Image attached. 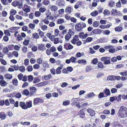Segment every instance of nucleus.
<instances>
[{"label":"nucleus","instance_id":"f257e3e1","mask_svg":"<svg viewBox=\"0 0 127 127\" xmlns=\"http://www.w3.org/2000/svg\"><path fill=\"white\" fill-rule=\"evenodd\" d=\"M117 114L120 118H125L127 117V109L125 107H121L119 110Z\"/></svg>","mask_w":127,"mask_h":127},{"label":"nucleus","instance_id":"f03ea898","mask_svg":"<svg viewBox=\"0 0 127 127\" xmlns=\"http://www.w3.org/2000/svg\"><path fill=\"white\" fill-rule=\"evenodd\" d=\"M86 27V24L83 22H81L77 23L75 25V28L77 31H81L82 30Z\"/></svg>","mask_w":127,"mask_h":127},{"label":"nucleus","instance_id":"7ed1b4c3","mask_svg":"<svg viewBox=\"0 0 127 127\" xmlns=\"http://www.w3.org/2000/svg\"><path fill=\"white\" fill-rule=\"evenodd\" d=\"M102 61H104V64H108L110 63V59L108 57H102L101 59Z\"/></svg>","mask_w":127,"mask_h":127},{"label":"nucleus","instance_id":"20e7f679","mask_svg":"<svg viewBox=\"0 0 127 127\" xmlns=\"http://www.w3.org/2000/svg\"><path fill=\"white\" fill-rule=\"evenodd\" d=\"M64 46V48L67 50L71 49L73 48V46L69 43H65Z\"/></svg>","mask_w":127,"mask_h":127},{"label":"nucleus","instance_id":"39448f33","mask_svg":"<svg viewBox=\"0 0 127 127\" xmlns=\"http://www.w3.org/2000/svg\"><path fill=\"white\" fill-rule=\"evenodd\" d=\"M23 9L24 12H26V13H28L30 11L31 7L30 6L25 4L24 6Z\"/></svg>","mask_w":127,"mask_h":127},{"label":"nucleus","instance_id":"423d86ee","mask_svg":"<svg viewBox=\"0 0 127 127\" xmlns=\"http://www.w3.org/2000/svg\"><path fill=\"white\" fill-rule=\"evenodd\" d=\"M111 13L113 16H116L120 14V12L116 9H113L111 10Z\"/></svg>","mask_w":127,"mask_h":127},{"label":"nucleus","instance_id":"0eeeda50","mask_svg":"<svg viewBox=\"0 0 127 127\" xmlns=\"http://www.w3.org/2000/svg\"><path fill=\"white\" fill-rule=\"evenodd\" d=\"M64 3V2L63 0H58L56 1V4L60 7L63 6Z\"/></svg>","mask_w":127,"mask_h":127},{"label":"nucleus","instance_id":"6e6552de","mask_svg":"<svg viewBox=\"0 0 127 127\" xmlns=\"http://www.w3.org/2000/svg\"><path fill=\"white\" fill-rule=\"evenodd\" d=\"M36 90V88L34 87L30 88V95H32L35 94Z\"/></svg>","mask_w":127,"mask_h":127},{"label":"nucleus","instance_id":"1a4fd4ad","mask_svg":"<svg viewBox=\"0 0 127 127\" xmlns=\"http://www.w3.org/2000/svg\"><path fill=\"white\" fill-rule=\"evenodd\" d=\"M19 106L22 107V108L24 109H27V107L25 102H20L19 103Z\"/></svg>","mask_w":127,"mask_h":127},{"label":"nucleus","instance_id":"9d476101","mask_svg":"<svg viewBox=\"0 0 127 127\" xmlns=\"http://www.w3.org/2000/svg\"><path fill=\"white\" fill-rule=\"evenodd\" d=\"M82 5V2L81 1H79L77 2L74 5V7L76 9H77L80 7Z\"/></svg>","mask_w":127,"mask_h":127},{"label":"nucleus","instance_id":"9b49d317","mask_svg":"<svg viewBox=\"0 0 127 127\" xmlns=\"http://www.w3.org/2000/svg\"><path fill=\"white\" fill-rule=\"evenodd\" d=\"M101 32L100 31H99L98 29H96L93 30L91 32V34L93 35L94 34H99Z\"/></svg>","mask_w":127,"mask_h":127},{"label":"nucleus","instance_id":"f8f14e48","mask_svg":"<svg viewBox=\"0 0 127 127\" xmlns=\"http://www.w3.org/2000/svg\"><path fill=\"white\" fill-rule=\"evenodd\" d=\"M87 111L89 113L90 115L91 116H93L95 114L94 111L93 110L91 109H88Z\"/></svg>","mask_w":127,"mask_h":127},{"label":"nucleus","instance_id":"ddd939ff","mask_svg":"<svg viewBox=\"0 0 127 127\" xmlns=\"http://www.w3.org/2000/svg\"><path fill=\"white\" fill-rule=\"evenodd\" d=\"M46 48L45 45L43 44H40L39 45L38 49L42 51L45 49Z\"/></svg>","mask_w":127,"mask_h":127},{"label":"nucleus","instance_id":"4468645a","mask_svg":"<svg viewBox=\"0 0 127 127\" xmlns=\"http://www.w3.org/2000/svg\"><path fill=\"white\" fill-rule=\"evenodd\" d=\"M6 117V115L4 112H2L0 113V118L1 120L4 119Z\"/></svg>","mask_w":127,"mask_h":127},{"label":"nucleus","instance_id":"2eb2a0df","mask_svg":"<svg viewBox=\"0 0 127 127\" xmlns=\"http://www.w3.org/2000/svg\"><path fill=\"white\" fill-rule=\"evenodd\" d=\"M21 92L23 95H25L27 96L30 95V93L29 90L27 89L22 91Z\"/></svg>","mask_w":127,"mask_h":127},{"label":"nucleus","instance_id":"dca6fc26","mask_svg":"<svg viewBox=\"0 0 127 127\" xmlns=\"http://www.w3.org/2000/svg\"><path fill=\"white\" fill-rule=\"evenodd\" d=\"M74 38L72 40V43L73 44H75L76 43L77 41L78 40V37L77 35H75L74 36Z\"/></svg>","mask_w":127,"mask_h":127},{"label":"nucleus","instance_id":"f3484780","mask_svg":"<svg viewBox=\"0 0 127 127\" xmlns=\"http://www.w3.org/2000/svg\"><path fill=\"white\" fill-rule=\"evenodd\" d=\"M18 29L17 27H11L8 29L9 31L11 32H14Z\"/></svg>","mask_w":127,"mask_h":127},{"label":"nucleus","instance_id":"a211bd4d","mask_svg":"<svg viewBox=\"0 0 127 127\" xmlns=\"http://www.w3.org/2000/svg\"><path fill=\"white\" fill-rule=\"evenodd\" d=\"M115 76L113 75H109L107 77V80L113 81L115 80Z\"/></svg>","mask_w":127,"mask_h":127},{"label":"nucleus","instance_id":"6ab92c4d","mask_svg":"<svg viewBox=\"0 0 127 127\" xmlns=\"http://www.w3.org/2000/svg\"><path fill=\"white\" fill-rule=\"evenodd\" d=\"M63 68V66L58 67L56 69V71L57 74H60L61 72V70Z\"/></svg>","mask_w":127,"mask_h":127},{"label":"nucleus","instance_id":"aec40b11","mask_svg":"<svg viewBox=\"0 0 127 127\" xmlns=\"http://www.w3.org/2000/svg\"><path fill=\"white\" fill-rule=\"evenodd\" d=\"M104 93L107 95H110V91L109 89L105 88V90L104 91Z\"/></svg>","mask_w":127,"mask_h":127},{"label":"nucleus","instance_id":"412c9836","mask_svg":"<svg viewBox=\"0 0 127 127\" xmlns=\"http://www.w3.org/2000/svg\"><path fill=\"white\" fill-rule=\"evenodd\" d=\"M4 77L5 78L8 79H11L12 78V75L8 73L4 75Z\"/></svg>","mask_w":127,"mask_h":127},{"label":"nucleus","instance_id":"4be33fe9","mask_svg":"<svg viewBox=\"0 0 127 127\" xmlns=\"http://www.w3.org/2000/svg\"><path fill=\"white\" fill-rule=\"evenodd\" d=\"M65 12L67 13H69L71 12V8L69 6L66 7L65 10Z\"/></svg>","mask_w":127,"mask_h":127},{"label":"nucleus","instance_id":"5701e85b","mask_svg":"<svg viewBox=\"0 0 127 127\" xmlns=\"http://www.w3.org/2000/svg\"><path fill=\"white\" fill-rule=\"evenodd\" d=\"M71 33H68L65 35V40L68 41L71 38Z\"/></svg>","mask_w":127,"mask_h":127},{"label":"nucleus","instance_id":"b1692460","mask_svg":"<svg viewBox=\"0 0 127 127\" xmlns=\"http://www.w3.org/2000/svg\"><path fill=\"white\" fill-rule=\"evenodd\" d=\"M52 77L51 74H49L45 75L44 76V78L46 80H47L49 79H51Z\"/></svg>","mask_w":127,"mask_h":127},{"label":"nucleus","instance_id":"393cba45","mask_svg":"<svg viewBox=\"0 0 127 127\" xmlns=\"http://www.w3.org/2000/svg\"><path fill=\"white\" fill-rule=\"evenodd\" d=\"M115 3L112 0H110L109 1V3L108 5L111 7H112L115 5Z\"/></svg>","mask_w":127,"mask_h":127},{"label":"nucleus","instance_id":"a878e982","mask_svg":"<svg viewBox=\"0 0 127 127\" xmlns=\"http://www.w3.org/2000/svg\"><path fill=\"white\" fill-rule=\"evenodd\" d=\"M93 40V38L91 37H88L86 39L85 41H84L83 43L85 44L86 42H91Z\"/></svg>","mask_w":127,"mask_h":127},{"label":"nucleus","instance_id":"bb28decb","mask_svg":"<svg viewBox=\"0 0 127 127\" xmlns=\"http://www.w3.org/2000/svg\"><path fill=\"white\" fill-rule=\"evenodd\" d=\"M98 13V12L97 11H95L91 12L90 14V15L92 16L95 17L97 16Z\"/></svg>","mask_w":127,"mask_h":127},{"label":"nucleus","instance_id":"cd10ccee","mask_svg":"<svg viewBox=\"0 0 127 127\" xmlns=\"http://www.w3.org/2000/svg\"><path fill=\"white\" fill-rule=\"evenodd\" d=\"M50 9L52 11H55L57 10L58 7L56 6L53 5L51 7Z\"/></svg>","mask_w":127,"mask_h":127},{"label":"nucleus","instance_id":"c85d7f7f","mask_svg":"<svg viewBox=\"0 0 127 127\" xmlns=\"http://www.w3.org/2000/svg\"><path fill=\"white\" fill-rule=\"evenodd\" d=\"M103 14L105 15H108L110 14V12L109 10L107 9H105L103 12Z\"/></svg>","mask_w":127,"mask_h":127},{"label":"nucleus","instance_id":"c756f323","mask_svg":"<svg viewBox=\"0 0 127 127\" xmlns=\"http://www.w3.org/2000/svg\"><path fill=\"white\" fill-rule=\"evenodd\" d=\"M9 52V50L6 47H4L3 49V54H7Z\"/></svg>","mask_w":127,"mask_h":127},{"label":"nucleus","instance_id":"7c9ffc66","mask_svg":"<svg viewBox=\"0 0 127 127\" xmlns=\"http://www.w3.org/2000/svg\"><path fill=\"white\" fill-rule=\"evenodd\" d=\"M77 62L79 64H85L86 63V61L85 60L81 59L79 60Z\"/></svg>","mask_w":127,"mask_h":127},{"label":"nucleus","instance_id":"2f4dec72","mask_svg":"<svg viewBox=\"0 0 127 127\" xmlns=\"http://www.w3.org/2000/svg\"><path fill=\"white\" fill-rule=\"evenodd\" d=\"M0 85L2 86H5L6 84V82L4 80H2L0 81Z\"/></svg>","mask_w":127,"mask_h":127},{"label":"nucleus","instance_id":"473e14b6","mask_svg":"<svg viewBox=\"0 0 127 127\" xmlns=\"http://www.w3.org/2000/svg\"><path fill=\"white\" fill-rule=\"evenodd\" d=\"M26 105H27V108H30L32 107V101L31 100L29 102H27L26 103Z\"/></svg>","mask_w":127,"mask_h":127},{"label":"nucleus","instance_id":"72a5a7b5","mask_svg":"<svg viewBox=\"0 0 127 127\" xmlns=\"http://www.w3.org/2000/svg\"><path fill=\"white\" fill-rule=\"evenodd\" d=\"M113 124L115 127L117 126V127H120L121 126V125L119 124L117 121H115L113 123Z\"/></svg>","mask_w":127,"mask_h":127},{"label":"nucleus","instance_id":"f704fd0d","mask_svg":"<svg viewBox=\"0 0 127 127\" xmlns=\"http://www.w3.org/2000/svg\"><path fill=\"white\" fill-rule=\"evenodd\" d=\"M19 2L18 1L15 0L12 3V5L14 7L17 6L19 4Z\"/></svg>","mask_w":127,"mask_h":127},{"label":"nucleus","instance_id":"c9c22d12","mask_svg":"<svg viewBox=\"0 0 127 127\" xmlns=\"http://www.w3.org/2000/svg\"><path fill=\"white\" fill-rule=\"evenodd\" d=\"M33 104L34 105L37 104L38 103L39 104L38 98H34L33 99Z\"/></svg>","mask_w":127,"mask_h":127},{"label":"nucleus","instance_id":"e433bc0d","mask_svg":"<svg viewBox=\"0 0 127 127\" xmlns=\"http://www.w3.org/2000/svg\"><path fill=\"white\" fill-rule=\"evenodd\" d=\"M10 14L11 15H15L17 13L16 10L14 9H11L10 11Z\"/></svg>","mask_w":127,"mask_h":127},{"label":"nucleus","instance_id":"4c0bfd02","mask_svg":"<svg viewBox=\"0 0 127 127\" xmlns=\"http://www.w3.org/2000/svg\"><path fill=\"white\" fill-rule=\"evenodd\" d=\"M32 37L34 38L37 39L39 38V36L37 33H34L32 34Z\"/></svg>","mask_w":127,"mask_h":127},{"label":"nucleus","instance_id":"58836bf2","mask_svg":"<svg viewBox=\"0 0 127 127\" xmlns=\"http://www.w3.org/2000/svg\"><path fill=\"white\" fill-rule=\"evenodd\" d=\"M29 40L26 39L24 40L23 42V44L24 45L27 46L29 44Z\"/></svg>","mask_w":127,"mask_h":127},{"label":"nucleus","instance_id":"ea45409f","mask_svg":"<svg viewBox=\"0 0 127 127\" xmlns=\"http://www.w3.org/2000/svg\"><path fill=\"white\" fill-rule=\"evenodd\" d=\"M70 62H71L72 63H76V58L73 57H72L70 59Z\"/></svg>","mask_w":127,"mask_h":127},{"label":"nucleus","instance_id":"a19ab883","mask_svg":"<svg viewBox=\"0 0 127 127\" xmlns=\"http://www.w3.org/2000/svg\"><path fill=\"white\" fill-rule=\"evenodd\" d=\"M12 82L13 84L15 86L18 85V81L17 79H14L12 80Z\"/></svg>","mask_w":127,"mask_h":127},{"label":"nucleus","instance_id":"79ce46f5","mask_svg":"<svg viewBox=\"0 0 127 127\" xmlns=\"http://www.w3.org/2000/svg\"><path fill=\"white\" fill-rule=\"evenodd\" d=\"M27 77H28V81L30 82L32 81L33 79V77L32 76V75H31L28 76H27Z\"/></svg>","mask_w":127,"mask_h":127},{"label":"nucleus","instance_id":"37998d69","mask_svg":"<svg viewBox=\"0 0 127 127\" xmlns=\"http://www.w3.org/2000/svg\"><path fill=\"white\" fill-rule=\"evenodd\" d=\"M123 29V28L122 27H118L115 28V30L116 31L120 32Z\"/></svg>","mask_w":127,"mask_h":127},{"label":"nucleus","instance_id":"c03bdc74","mask_svg":"<svg viewBox=\"0 0 127 127\" xmlns=\"http://www.w3.org/2000/svg\"><path fill=\"white\" fill-rule=\"evenodd\" d=\"M26 70L28 71V72H31L33 70V68L32 66L31 65H29L28 66L26 69Z\"/></svg>","mask_w":127,"mask_h":127},{"label":"nucleus","instance_id":"a18cd8bd","mask_svg":"<svg viewBox=\"0 0 127 127\" xmlns=\"http://www.w3.org/2000/svg\"><path fill=\"white\" fill-rule=\"evenodd\" d=\"M94 95V93L93 92H91L87 94V95L86 96V97H88L89 98H91Z\"/></svg>","mask_w":127,"mask_h":127},{"label":"nucleus","instance_id":"49530a36","mask_svg":"<svg viewBox=\"0 0 127 127\" xmlns=\"http://www.w3.org/2000/svg\"><path fill=\"white\" fill-rule=\"evenodd\" d=\"M69 101L68 100L64 101L63 103V105L64 106H67L69 105Z\"/></svg>","mask_w":127,"mask_h":127},{"label":"nucleus","instance_id":"de8ad7c7","mask_svg":"<svg viewBox=\"0 0 127 127\" xmlns=\"http://www.w3.org/2000/svg\"><path fill=\"white\" fill-rule=\"evenodd\" d=\"M22 51L24 53H26L27 51V47L25 46H24L22 48Z\"/></svg>","mask_w":127,"mask_h":127},{"label":"nucleus","instance_id":"09e8293b","mask_svg":"<svg viewBox=\"0 0 127 127\" xmlns=\"http://www.w3.org/2000/svg\"><path fill=\"white\" fill-rule=\"evenodd\" d=\"M99 22L97 21H95L93 22V26L95 27H97L99 25Z\"/></svg>","mask_w":127,"mask_h":127},{"label":"nucleus","instance_id":"8fccbe9b","mask_svg":"<svg viewBox=\"0 0 127 127\" xmlns=\"http://www.w3.org/2000/svg\"><path fill=\"white\" fill-rule=\"evenodd\" d=\"M97 66L98 68H103L104 66L102 63L101 62H98L97 64Z\"/></svg>","mask_w":127,"mask_h":127},{"label":"nucleus","instance_id":"3c124183","mask_svg":"<svg viewBox=\"0 0 127 127\" xmlns=\"http://www.w3.org/2000/svg\"><path fill=\"white\" fill-rule=\"evenodd\" d=\"M19 70L22 72H24L25 71V68L23 66H20Z\"/></svg>","mask_w":127,"mask_h":127},{"label":"nucleus","instance_id":"603ef678","mask_svg":"<svg viewBox=\"0 0 127 127\" xmlns=\"http://www.w3.org/2000/svg\"><path fill=\"white\" fill-rule=\"evenodd\" d=\"M43 3L45 5H47L50 3L49 0H43Z\"/></svg>","mask_w":127,"mask_h":127},{"label":"nucleus","instance_id":"864d4df0","mask_svg":"<svg viewBox=\"0 0 127 127\" xmlns=\"http://www.w3.org/2000/svg\"><path fill=\"white\" fill-rule=\"evenodd\" d=\"M64 22V20L62 19H59L57 21V23L58 24H62Z\"/></svg>","mask_w":127,"mask_h":127},{"label":"nucleus","instance_id":"5fc2aeb1","mask_svg":"<svg viewBox=\"0 0 127 127\" xmlns=\"http://www.w3.org/2000/svg\"><path fill=\"white\" fill-rule=\"evenodd\" d=\"M103 113L106 115L109 114L110 113V111L108 109H105L103 111Z\"/></svg>","mask_w":127,"mask_h":127},{"label":"nucleus","instance_id":"6e6d98bb","mask_svg":"<svg viewBox=\"0 0 127 127\" xmlns=\"http://www.w3.org/2000/svg\"><path fill=\"white\" fill-rule=\"evenodd\" d=\"M35 16L36 17H39L41 15L40 12V11H36L34 13Z\"/></svg>","mask_w":127,"mask_h":127},{"label":"nucleus","instance_id":"4d7b16f0","mask_svg":"<svg viewBox=\"0 0 127 127\" xmlns=\"http://www.w3.org/2000/svg\"><path fill=\"white\" fill-rule=\"evenodd\" d=\"M12 54L16 57H17L18 56V52L16 51H14L12 52Z\"/></svg>","mask_w":127,"mask_h":127},{"label":"nucleus","instance_id":"13d9d810","mask_svg":"<svg viewBox=\"0 0 127 127\" xmlns=\"http://www.w3.org/2000/svg\"><path fill=\"white\" fill-rule=\"evenodd\" d=\"M40 81V80L38 77H36L34 78L33 81V83H37Z\"/></svg>","mask_w":127,"mask_h":127},{"label":"nucleus","instance_id":"bf43d9fd","mask_svg":"<svg viewBox=\"0 0 127 127\" xmlns=\"http://www.w3.org/2000/svg\"><path fill=\"white\" fill-rule=\"evenodd\" d=\"M123 85V83H120L116 85L115 86V87L118 88H120Z\"/></svg>","mask_w":127,"mask_h":127},{"label":"nucleus","instance_id":"052dcab7","mask_svg":"<svg viewBox=\"0 0 127 127\" xmlns=\"http://www.w3.org/2000/svg\"><path fill=\"white\" fill-rule=\"evenodd\" d=\"M29 60L28 59H26L24 61V64L26 65H28L29 64Z\"/></svg>","mask_w":127,"mask_h":127},{"label":"nucleus","instance_id":"680f3d73","mask_svg":"<svg viewBox=\"0 0 127 127\" xmlns=\"http://www.w3.org/2000/svg\"><path fill=\"white\" fill-rule=\"evenodd\" d=\"M33 67L34 69H37L40 67V65L38 64H36L33 65Z\"/></svg>","mask_w":127,"mask_h":127},{"label":"nucleus","instance_id":"e2e57ef3","mask_svg":"<svg viewBox=\"0 0 127 127\" xmlns=\"http://www.w3.org/2000/svg\"><path fill=\"white\" fill-rule=\"evenodd\" d=\"M42 60L40 58H39L37 59L36 62L37 63L39 64H42Z\"/></svg>","mask_w":127,"mask_h":127},{"label":"nucleus","instance_id":"0e129e2a","mask_svg":"<svg viewBox=\"0 0 127 127\" xmlns=\"http://www.w3.org/2000/svg\"><path fill=\"white\" fill-rule=\"evenodd\" d=\"M122 96L121 95H119L118 96H116V99L117 101H121V96Z\"/></svg>","mask_w":127,"mask_h":127},{"label":"nucleus","instance_id":"69168bd1","mask_svg":"<svg viewBox=\"0 0 127 127\" xmlns=\"http://www.w3.org/2000/svg\"><path fill=\"white\" fill-rule=\"evenodd\" d=\"M116 6L117 7L120 8L121 6V2L120 1L117 2L116 4Z\"/></svg>","mask_w":127,"mask_h":127},{"label":"nucleus","instance_id":"338daca9","mask_svg":"<svg viewBox=\"0 0 127 127\" xmlns=\"http://www.w3.org/2000/svg\"><path fill=\"white\" fill-rule=\"evenodd\" d=\"M30 63L32 64H34L36 62L35 60L33 58H32L30 60Z\"/></svg>","mask_w":127,"mask_h":127},{"label":"nucleus","instance_id":"774afa93","mask_svg":"<svg viewBox=\"0 0 127 127\" xmlns=\"http://www.w3.org/2000/svg\"><path fill=\"white\" fill-rule=\"evenodd\" d=\"M120 74L123 76L127 75V70L125 71L121 72L120 73Z\"/></svg>","mask_w":127,"mask_h":127}]
</instances>
